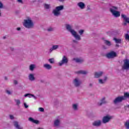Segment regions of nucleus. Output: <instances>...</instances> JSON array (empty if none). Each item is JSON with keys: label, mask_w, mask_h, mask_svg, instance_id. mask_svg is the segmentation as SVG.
I'll return each instance as SVG.
<instances>
[{"label": "nucleus", "mask_w": 129, "mask_h": 129, "mask_svg": "<svg viewBox=\"0 0 129 129\" xmlns=\"http://www.w3.org/2000/svg\"><path fill=\"white\" fill-rule=\"evenodd\" d=\"M14 126L17 129H24V128L22 126H21L20 124H19V122L17 121H14Z\"/></svg>", "instance_id": "nucleus-13"}, {"label": "nucleus", "mask_w": 129, "mask_h": 129, "mask_svg": "<svg viewBox=\"0 0 129 129\" xmlns=\"http://www.w3.org/2000/svg\"><path fill=\"white\" fill-rule=\"evenodd\" d=\"M15 101L16 102V105H17V106H20V105L21 104V101L19 99H15Z\"/></svg>", "instance_id": "nucleus-34"}, {"label": "nucleus", "mask_w": 129, "mask_h": 129, "mask_svg": "<svg viewBox=\"0 0 129 129\" xmlns=\"http://www.w3.org/2000/svg\"><path fill=\"white\" fill-rule=\"evenodd\" d=\"M66 30L68 31V32H70L71 34L75 38L76 40H78L79 41L81 40V37L80 35H79L78 34H77V32L74 30V29H72V26L70 25V24H66Z\"/></svg>", "instance_id": "nucleus-1"}, {"label": "nucleus", "mask_w": 129, "mask_h": 129, "mask_svg": "<svg viewBox=\"0 0 129 129\" xmlns=\"http://www.w3.org/2000/svg\"><path fill=\"white\" fill-rule=\"evenodd\" d=\"M17 31H21V28L18 27L17 28Z\"/></svg>", "instance_id": "nucleus-52"}, {"label": "nucleus", "mask_w": 129, "mask_h": 129, "mask_svg": "<svg viewBox=\"0 0 129 129\" xmlns=\"http://www.w3.org/2000/svg\"><path fill=\"white\" fill-rule=\"evenodd\" d=\"M24 97H29L31 98V97H33L35 99H37V97L35 96L34 94H32L31 93H27L24 95Z\"/></svg>", "instance_id": "nucleus-19"}, {"label": "nucleus", "mask_w": 129, "mask_h": 129, "mask_svg": "<svg viewBox=\"0 0 129 129\" xmlns=\"http://www.w3.org/2000/svg\"><path fill=\"white\" fill-rule=\"evenodd\" d=\"M68 58L66 55L63 56L61 60L58 63L60 66H62L63 64H67L68 63Z\"/></svg>", "instance_id": "nucleus-8"}, {"label": "nucleus", "mask_w": 129, "mask_h": 129, "mask_svg": "<svg viewBox=\"0 0 129 129\" xmlns=\"http://www.w3.org/2000/svg\"><path fill=\"white\" fill-rule=\"evenodd\" d=\"M40 82H41V83H44V80H41Z\"/></svg>", "instance_id": "nucleus-56"}, {"label": "nucleus", "mask_w": 129, "mask_h": 129, "mask_svg": "<svg viewBox=\"0 0 129 129\" xmlns=\"http://www.w3.org/2000/svg\"><path fill=\"white\" fill-rule=\"evenodd\" d=\"M10 118L11 119H14V115H10Z\"/></svg>", "instance_id": "nucleus-48"}, {"label": "nucleus", "mask_w": 129, "mask_h": 129, "mask_svg": "<svg viewBox=\"0 0 129 129\" xmlns=\"http://www.w3.org/2000/svg\"><path fill=\"white\" fill-rule=\"evenodd\" d=\"M78 7L81 9V10H84V8H85V4L83 2H79L77 4Z\"/></svg>", "instance_id": "nucleus-15"}, {"label": "nucleus", "mask_w": 129, "mask_h": 129, "mask_svg": "<svg viewBox=\"0 0 129 129\" xmlns=\"http://www.w3.org/2000/svg\"><path fill=\"white\" fill-rule=\"evenodd\" d=\"M123 98L124 99V100H126L127 98L129 99V93L128 92H125L124 93V95L123 96Z\"/></svg>", "instance_id": "nucleus-26"}, {"label": "nucleus", "mask_w": 129, "mask_h": 129, "mask_svg": "<svg viewBox=\"0 0 129 129\" xmlns=\"http://www.w3.org/2000/svg\"><path fill=\"white\" fill-rule=\"evenodd\" d=\"M91 9L89 6H87V11H90Z\"/></svg>", "instance_id": "nucleus-51"}, {"label": "nucleus", "mask_w": 129, "mask_h": 129, "mask_svg": "<svg viewBox=\"0 0 129 129\" xmlns=\"http://www.w3.org/2000/svg\"><path fill=\"white\" fill-rule=\"evenodd\" d=\"M103 40H104V43L105 45L108 46V47H110V46H111V42L110 41H108V40H105L104 38H103Z\"/></svg>", "instance_id": "nucleus-23"}, {"label": "nucleus", "mask_w": 129, "mask_h": 129, "mask_svg": "<svg viewBox=\"0 0 129 129\" xmlns=\"http://www.w3.org/2000/svg\"><path fill=\"white\" fill-rule=\"evenodd\" d=\"M48 62H49V63H50V64H54V58L49 59Z\"/></svg>", "instance_id": "nucleus-37"}, {"label": "nucleus", "mask_w": 129, "mask_h": 129, "mask_svg": "<svg viewBox=\"0 0 129 129\" xmlns=\"http://www.w3.org/2000/svg\"><path fill=\"white\" fill-rule=\"evenodd\" d=\"M24 107H25V108H28V107H29V106L27 105L26 103H24Z\"/></svg>", "instance_id": "nucleus-47"}, {"label": "nucleus", "mask_w": 129, "mask_h": 129, "mask_svg": "<svg viewBox=\"0 0 129 129\" xmlns=\"http://www.w3.org/2000/svg\"><path fill=\"white\" fill-rule=\"evenodd\" d=\"M18 81H17V80H14V84H15V85H18Z\"/></svg>", "instance_id": "nucleus-43"}, {"label": "nucleus", "mask_w": 129, "mask_h": 129, "mask_svg": "<svg viewBox=\"0 0 129 129\" xmlns=\"http://www.w3.org/2000/svg\"><path fill=\"white\" fill-rule=\"evenodd\" d=\"M112 118H113V116L106 115L103 117L102 121L103 123H107V122H109V121H110Z\"/></svg>", "instance_id": "nucleus-5"}, {"label": "nucleus", "mask_w": 129, "mask_h": 129, "mask_svg": "<svg viewBox=\"0 0 129 129\" xmlns=\"http://www.w3.org/2000/svg\"><path fill=\"white\" fill-rule=\"evenodd\" d=\"M35 68H36V64H31L29 66V70H30V71H34Z\"/></svg>", "instance_id": "nucleus-29"}, {"label": "nucleus", "mask_w": 129, "mask_h": 129, "mask_svg": "<svg viewBox=\"0 0 129 129\" xmlns=\"http://www.w3.org/2000/svg\"><path fill=\"white\" fill-rule=\"evenodd\" d=\"M124 126L126 129H129V119L124 123Z\"/></svg>", "instance_id": "nucleus-33"}, {"label": "nucleus", "mask_w": 129, "mask_h": 129, "mask_svg": "<svg viewBox=\"0 0 129 129\" xmlns=\"http://www.w3.org/2000/svg\"><path fill=\"white\" fill-rule=\"evenodd\" d=\"M59 45H54L52 46L51 48L49 49L50 53L53 52L54 50H57V49H59Z\"/></svg>", "instance_id": "nucleus-18"}, {"label": "nucleus", "mask_w": 129, "mask_h": 129, "mask_svg": "<svg viewBox=\"0 0 129 129\" xmlns=\"http://www.w3.org/2000/svg\"><path fill=\"white\" fill-rule=\"evenodd\" d=\"M59 104V101H55L54 102V105H58Z\"/></svg>", "instance_id": "nucleus-41"}, {"label": "nucleus", "mask_w": 129, "mask_h": 129, "mask_svg": "<svg viewBox=\"0 0 129 129\" xmlns=\"http://www.w3.org/2000/svg\"><path fill=\"white\" fill-rule=\"evenodd\" d=\"M44 9H45L46 10H49L51 9V5L44 4Z\"/></svg>", "instance_id": "nucleus-31"}, {"label": "nucleus", "mask_w": 129, "mask_h": 129, "mask_svg": "<svg viewBox=\"0 0 129 129\" xmlns=\"http://www.w3.org/2000/svg\"><path fill=\"white\" fill-rule=\"evenodd\" d=\"M28 79L30 81H35V80H36V78H35V76L33 74L29 75Z\"/></svg>", "instance_id": "nucleus-21"}, {"label": "nucleus", "mask_w": 129, "mask_h": 129, "mask_svg": "<svg viewBox=\"0 0 129 129\" xmlns=\"http://www.w3.org/2000/svg\"><path fill=\"white\" fill-rule=\"evenodd\" d=\"M79 34H80V36H82V35H83V34H84V30H80L79 31Z\"/></svg>", "instance_id": "nucleus-35"}, {"label": "nucleus", "mask_w": 129, "mask_h": 129, "mask_svg": "<svg viewBox=\"0 0 129 129\" xmlns=\"http://www.w3.org/2000/svg\"><path fill=\"white\" fill-rule=\"evenodd\" d=\"M106 57L108 59H113L117 57V54L115 51H111L106 54Z\"/></svg>", "instance_id": "nucleus-4"}, {"label": "nucleus", "mask_w": 129, "mask_h": 129, "mask_svg": "<svg viewBox=\"0 0 129 129\" xmlns=\"http://www.w3.org/2000/svg\"><path fill=\"white\" fill-rule=\"evenodd\" d=\"M54 126H59V125H60V120L59 119L55 120L54 122Z\"/></svg>", "instance_id": "nucleus-28"}, {"label": "nucleus", "mask_w": 129, "mask_h": 129, "mask_svg": "<svg viewBox=\"0 0 129 129\" xmlns=\"http://www.w3.org/2000/svg\"><path fill=\"white\" fill-rule=\"evenodd\" d=\"M93 126H96L97 127H98L101 125V120H95L92 123Z\"/></svg>", "instance_id": "nucleus-11"}, {"label": "nucleus", "mask_w": 129, "mask_h": 129, "mask_svg": "<svg viewBox=\"0 0 129 129\" xmlns=\"http://www.w3.org/2000/svg\"><path fill=\"white\" fill-rule=\"evenodd\" d=\"M115 47H116V48L119 47V44H118V43H116L115 45Z\"/></svg>", "instance_id": "nucleus-49"}, {"label": "nucleus", "mask_w": 129, "mask_h": 129, "mask_svg": "<svg viewBox=\"0 0 129 129\" xmlns=\"http://www.w3.org/2000/svg\"><path fill=\"white\" fill-rule=\"evenodd\" d=\"M107 81V77L106 76H105L104 77V79H99L98 82L100 84H104L105 82Z\"/></svg>", "instance_id": "nucleus-22"}, {"label": "nucleus", "mask_w": 129, "mask_h": 129, "mask_svg": "<svg viewBox=\"0 0 129 129\" xmlns=\"http://www.w3.org/2000/svg\"><path fill=\"white\" fill-rule=\"evenodd\" d=\"M106 103H107V101L105 100V98H103L101 100V102L98 103V105H99V106H101L102 104H106Z\"/></svg>", "instance_id": "nucleus-20"}, {"label": "nucleus", "mask_w": 129, "mask_h": 129, "mask_svg": "<svg viewBox=\"0 0 129 129\" xmlns=\"http://www.w3.org/2000/svg\"><path fill=\"white\" fill-rule=\"evenodd\" d=\"M121 17L123 21H124V22L123 23V26H126V24H129V18L126 17V15L121 14Z\"/></svg>", "instance_id": "nucleus-10"}, {"label": "nucleus", "mask_w": 129, "mask_h": 129, "mask_svg": "<svg viewBox=\"0 0 129 129\" xmlns=\"http://www.w3.org/2000/svg\"><path fill=\"white\" fill-rule=\"evenodd\" d=\"M44 68H45V69H47V70H50L52 69V66L50 65L49 64H44L43 65Z\"/></svg>", "instance_id": "nucleus-24"}, {"label": "nucleus", "mask_w": 129, "mask_h": 129, "mask_svg": "<svg viewBox=\"0 0 129 129\" xmlns=\"http://www.w3.org/2000/svg\"><path fill=\"white\" fill-rule=\"evenodd\" d=\"M4 8V4L2 2H0V9H3ZM2 16V13H1L0 10V17Z\"/></svg>", "instance_id": "nucleus-38"}, {"label": "nucleus", "mask_w": 129, "mask_h": 129, "mask_svg": "<svg viewBox=\"0 0 129 129\" xmlns=\"http://www.w3.org/2000/svg\"><path fill=\"white\" fill-rule=\"evenodd\" d=\"M103 75V72L100 71V72H96L94 73V78H99L101 77Z\"/></svg>", "instance_id": "nucleus-12"}, {"label": "nucleus", "mask_w": 129, "mask_h": 129, "mask_svg": "<svg viewBox=\"0 0 129 129\" xmlns=\"http://www.w3.org/2000/svg\"><path fill=\"white\" fill-rule=\"evenodd\" d=\"M77 74H82L83 75H86L88 73L86 71H79L76 72Z\"/></svg>", "instance_id": "nucleus-25"}, {"label": "nucleus", "mask_w": 129, "mask_h": 129, "mask_svg": "<svg viewBox=\"0 0 129 129\" xmlns=\"http://www.w3.org/2000/svg\"><path fill=\"white\" fill-rule=\"evenodd\" d=\"M64 10V6L60 5L59 6H57L52 11V14L54 16V17H59V16H61V11H63Z\"/></svg>", "instance_id": "nucleus-3"}, {"label": "nucleus", "mask_w": 129, "mask_h": 129, "mask_svg": "<svg viewBox=\"0 0 129 129\" xmlns=\"http://www.w3.org/2000/svg\"><path fill=\"white\" fill-rule=\"evenodd\" d=\"M73 83L75 87H79V86L82 84L81 80H80V79H79L78 78H76L73 80Z\"/></svg>", "instance_id": "nucleus-6"}, {"label": "nucleus", "mask_w": 129, "mask_h": 129, "mask_svg": "<svg viewBox=\"0 0 129 129\" xmlns=\"http://www.w3.org/2000/svg\"><path fill=\"white\" fill-rule=\"evenodd\" d=\"M17 3H19V4H22V5L24 4L23 0H17Z\"/></svg>", "instance_id": "nucleus-40"}, {"label": "nucleus", "mask_w": 129, "mask_h": 129, "mask_svg": "<svg viewBox=\"0 0 129 129\" xmlns=\"http://www.w3.org/2000/svg\"><path fill=\"white\" fill-rule=\"evenodd\" d=\"M78 40L76 39V40H73V43H75V44H78Z\"/></svg>", "instance_id": "nucleus-44"}, {"label": "nucleus", "mask_w": 129, "mask_h": 129, "mask_svg": "<svg viewBox=\"0 0 129 129\" xmlns=\"http://www.w3.org/2000/svg\"><path fill=\"white\" fill-rule=\"evenodd\" d=\"M73 108L75 110H78V105L77 104H73Z\"/></svg>", "instance_id": "nucleus-32"}, {"label": "nucleus", "mask_w": 129, "mask_h": 129, "mask_svg": "<svg viewBox=\"0 0 129 129\" xmlns=\"http://www.w3.org/2000/svg\"><path fill=\"white\" fill-rule=\"evenodd\" d=\"M73 60L76 61V63H82L84 61L83 59H80V58H74Z\"/></svg>", "instance_id": "nucleus-30"}, {"label": "nucleus", "mask_w": 129, "mask_h": 129, "mask_svg": "<svg viewBox=\"0 0 129 129\" xmlns=\"http://www.w3.org/2000/svg\"><path fill=\"white\" fill-rule=\"evenodd\" d=\"M56 1L60 2V3H64V2H65V0H56Z\"/></svg>", "instance_id": "nucleus-50"}, {"label": "nucleus", "mask_w": 129, "mask_h": 129, "mask_svg": "<svg viewBox=\"0 0 129 129\" xmlns=\"http://www.w3.org/2000/svg\"><path fill=\"white\" fill-rule=\"evenodd\" d=\"M10 49L11 51H14V48H13V47H11Z\"/></svg>", "instance_id": "nucleus-53"}, {"label": "nucleus", "mask_w": 129, "mask_h": 129, "mask_svg": "<svg viewBox=\"0 0 129 129\" xmlns=\"http://www.w3.org/2000/svg\"><path fill=\"white\" fill-rule=\"evenodd\" d=\"M125 39L127 41H129V35L128 34L126 33L124 35Z\"/></svg>", "instance_id": "nucleus-36"}, {"label": "nucleus", "mask_w": 129, "mask_h": 129, "mask_svg": "<svg viewBox=\"0 0 129 129\" xmlns=\"http://www.w3.org/2000/svg\"><path fill=\"white\" fill-rule=\"evenodd\" d=\"M6 38H7V37H6V36H4V37H3V39H6Z\"/></svg>", "instance_id": "nucleus-57"}, {"label": "nucleus", "mask_w": 129, "mask_h": 129, "mask_svg": "<svg viewBox=\"0 0 129 129\" xmlns=\"http://www.w3.org/2000/svg\"><path fill=\"white\" fill-rule=\"evenodd\" d=\"M23 26L27 29H33L35 25L34 24V22H33V20H32L31 18L27 17V19L24 20Z\"/></svg>", "instance_id": "nucleus-2"}, {"label": "nucleus", "mask_w": 129, "mask_h": 129, "mask_svg": "<svg viewBox=\"0 0 129 129\" xmlns=\"http://www.w3.org/2000/svg\"><path fill=\"white\" fill-rule=\"evenodd\" d=\"M102 47L104 50H106L107 49V47L105 45H102Z\"/></svg>", "instance_id": "nucleus-46"}, {"label": "nucleus", "mask_w": 129, "mask_h": 129, "mask_svg": "<svg viewBox=\"0 0 129 129\" xmlns=\"http://www.w3.org/2000/svg\"><path fill=\"white\" fill-rule=\"evenodd\" d=\"M112 16L114 17V18H118L120 17V12L119 11H118L117 10L116 11H114L112 13Z\"/></svg>", "instance_id": "nucleus-16"}, {"label": "nucleus", "mask_w": 129, "mask_h": 129, "mask_svg": "<svg viewBox=\"0 0 129 129\" xmlns=\"http://www.w3.org/2000/svg\"><path fill=\"white\" fill-rule=\"evenodd\" d=\"M5 80H8V78L7 77H5Z\"/></svg>", "instance_id": "nucleus-55"}, {"label": "nucleus", "mask_w": 129, "mask_h": 129, "mask_svg": "<svg viewBox=\"0 0 129 129\" xmlns=\"http://www.w3.org/2000/svg\"><path fill=\"white\" fill-rule=\"evenodd\" d=\"M124 64L122 67V70H129V59H126L123 60Z\"/></svg>", "instance_id": "nucleus-7"}, {"label": "nucleus", "mask_w": 129, "mask_h": 129, "mask_svg": "<svg viewBox=\"0 0 129 129\" xmlns=\"http://www.w3.org/2000/svg\"><path fill=\"white\" fill-rule=\"evenodd\" d=\"M6 93H7V94H9V95H11V94H12V93L9 90H7Z\"/></svg>", "instance_id": "nucleus-45"}, {"label": "nucleus", "mask_w": 129, "mask_h": 129, "mask_svg": "<svg viewBox=\"0 0 129 129\" xmlns=\"http://www.w3.org/2000/svg\"><path fill=\"white\" fill-rule=\"evenodd\" d=\"M89 86H90V87H92V86H93L92 84L90 83V84H89Z\"/></svg>", "instance_id": "nucleus-54"}, {"label": "nucleus", "mask_w": 129, "mask_h": 129, "mask_svg": "<svg viewBox=\"0 0 129 129\" xmlns=\"http://www.w3.org/2000/svg\"><path fill=\"white\" fill-rule=\"evenodd\" d=\"M28 120L31 122H33V123H35V124H39V123H40V121L35 120L34 118H33V117H29L28 118Z\"/></svg>", "instance_id": "nucleus-17"}, {"label": "nucleus", "mask_w": 129, "mask_h": 129, "mask_svg": "<svg viewBox=\"0 0 129 129\" xmlns=\"http://www.w3.org/2000/svg\"><path fill=\"white\" fill-rule=\"evenodd\" d=\"M47 31H48V32H52V31H53V28L50 27V28L47 29Z\"/></svg>", "instance_id": "nucleus-42"}, {"label": "nucleus", "mask_w": 129, "mask_h": 129, "mask_svg": "<svg viewBox=\"0 0 129 129\" xmlns=\"http://www.w3.org/2000/svg\"><path fill=\"white\" fill-rule=\"evenodd\" d=\"M38 110L39 111H41V112H44V110L43 108L40 107V108H39Z\"/></svg>", "instance_id": "nucleus-39"}, {"label": "nucleus", "mask_w": 129, "mask_h": 129, "mask_svg": "<svg viewBox=\"0 0 129 129\" xmlns=\"http://www.w3.org/2000/svg\"><path fill=\"white\" fill-rule=\"evenodd\" d=\"M117 10H118V8L117 7L112 6L109 8V11L111 14L114 13V12L117 11Z\"/></svg>", "instance_id": "nucleus-14"}, {"label": "nucleus", "mask_w": 129, "mask_h": 129, "mask_svg": "<svg viewBox=\"0 0 129 129\" xmlns=\"http://www.w3.org/2000/svg\"><path fill=\"white\" fill-rule=\"evenodd\" d=\"M123 100H124L123 96H118L113 100V103L114 104H117L119 102H122Z\"/></svg>", "instance_id": "nucleus-9"}, {"label": "nucleus", "mask_w": 129, "mask_h": 129, "mask_svg": "<svg viewBox=\"0 0 129 129\" xmlns=\"http://www.w3.org/2000/svg\"><path fill=\"white\" fill-rule=\"evenodd\" d=\"M113 40L115 41V43H116V44H121V39L114 38Z\"/></svg>", "instance_id": "nucleus-27"}]
</instances>
